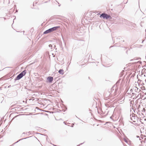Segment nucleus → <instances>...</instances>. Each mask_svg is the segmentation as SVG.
Wrapping results in <instances>:
<instances>
[{"mask_svg":"<svg viewBox=\"0 0 146 146\" xmlns=\"http://www.w3.org/2000/svg\"><path fill=\"white\" fill-rule=\"evenodd\" d=\"M64 123L65 124V121H64Z\"/></svg>","mask_w":146,"mask_h":146,"instance_id":"6ab92c4d","label":"nucleus"},{"mask_svg":"<svg viewBox=\"0 0 146 146\" xmlns=\"http://www.w3.org/2000/svg\"><path fill=\"white\" fill-rule=\"evenodd\" d=\"M47 80L49 83H51L53 80V78L52 76H48L47 77Z\"/></svg>","mask_w":146,"mask_h":146,"instance_id":"423d86ee","label":"nucleus"},{"mask_svg":"<svg viewBox=\"0 0 146 146\" xmlns=\"http://www.w3.org/2000/svg\"><path fill=\"white\" fill-rule=\"evenodd\" d=\"M59 27V26H56L50 28L44 31L43 33V34H47L52 32L56 30Z\"/></svg>","mask_w":146,"mask_h":146,"instance_id":"f03ea898","label":"nucleus"},{"mask_svg":"<svg viewBox=\"0 0 146 146\" xmlns=\"http://www.w3.org/2000/svg\"><path fill=\"white\" fill-rule=\"evenodd\" d=\"M135 114L134 113H132V115L131 114L130 115V119L133 122H135L136 118L135 117Z\"/></svg>","mask_w":146,"mask_h":146,"instance_id":"39448f33","label":"nucleus"},{"mask_svg":"<svg viewBox=\"0 0 146 146\" xmlns=\"http://www.w3.org/2000/svg\"><path fill=\"white\" fill-rule=\"evenodd\" d=\"M58 73L61 74H64V70L62 69H60L58 72Z\"/></svg>","mask_w":146,"mask_h":146,"instance_id":"6e6552de","label":"nucleus"},{"mask_svg":"<svg viewBox=\"0 0 146 146\" xmlns=\"http://www.w3.org/2000/svg\"><path fill=\"white\" fill-rule=\"evenodd\" d=\"M100 17L103 18V19H111V17L110 15H108L106 13H103L100 15Z\"/></svg>","mask_w":146,"mask_h":146,"instance_id":"20e7f679","label":"nucleus"},{"mask_svg":"<svg viewBox=\"0 0 146 146\" xmlns=\"http://www.w3.org/2000/svg\"><path fill=\"white\" fill-rule=\"evenodd\" d=\"M124 141H125V142H126V143H127V140L126 139H124Z\"/></svg>","mask_w":146,"mask_h":146,"instance_id":"ddd939ff","label":"nucleus"},{"mask_svg":"<svg viewBox=\"0 0 146 146\" xmlns=\"http://www.w3.org/2000/svg\"><path fill=\"white\" fill-rule=\"evenodd\" d=\"M145 58L146 59V56H145Z\"/></svg>","mask_w":146,"mask_h":146,"instance_id":"5701e85b","label":"nucleus"},{"mask_svg":"<svg viewBox=\"0 0 146 146\" xmlns=\"http://www.w3.org/2000/svg\"><path fill=\"white\" fill-rule=\"evenodd\" d=\"M53 145L54 146H56V145H53Z\"/></svg>","mask_w":146,"mask_h":146,"instance_id":"aec40b11","label":"nucleus"},{"mask_svg":"<svg viewBox=\"0 0 146 146\" xmlns=\"http://www.w3.org/2000/svg\"><path fill=\"white\" fill-rule=\"evenodd\" d=\"M126 0V1L125 2H124V3L125 4V3H126L127 2V1L128 0Z\"/></svg>","mask_w":146,"mask_h":146,"instance_id":"4468645a","label":"nucleus"},{"mask_svg":"<svg viewBox=\"0 0 146 146\" xmlns=\"http://www.w3.org/2000/svg\"><path fill=\"white\" fill-rule=\"evenodd\" d=\"M141 59V58H139L138 59H137V60H139V59Z\"/></svg>","mask_w":146,"mask_h":146,"instance_id":"f3484780","label":"nucleus"},{"mask_svg":"<svg viewBox=\"0 0 146 146\" xmlns=\"http://www.w3.org/2000/svg\"><path fill=\"white\" fill-rule=\"evenodd\" d=\"M145 108H143V110H142V111H141H141H139L138 112L139 113V114H140V113H141V114L142 115H144V114L143 113V112H145Z\"/></svg>","mask_w":146,"mask_h":146,"instance_id":"0eeeda50","label":"nucleus"},{"mask_svg":"<svg viewBox=\"0 0 146 146\" xmlns=\"http://www.w3.org/2000/svg\"><path fill=\"white\" fill-rule=\"evenodd\" d=\"M144 120H145V121L146 120V119H144Z\"/></svg>","mask_w":146,"mask_h":146,"instance_id":"4be33fe9","label":"nucleus"},{"mask_svg":"<svg viewBox=\"0 0 146 146\" xmlns=\"http://www.w3.org/2000/svg\"><path fill=\"white\" fill-rule=\"evenodd\" d=\"M117 83L115 84L111 88V91L112 92H113L115 94L114 95L115 96L116 95L117 91L118 89V87L117 84Z\"/></svg>","mask_w":146,"mask_h":146,"instance_id":"7ed1b4c3","label":"nucleus"},{"mask_svg":"<svg viewBox=\"0 0 146 146\" xmlns=\"http://www.w3.org/2000/svg\"><path fill=\"white\" fill-rule=\"evenodd\" d=\"M83 143H81L79 145H78L79 146H80L81 145H82V144Z\"/></svg>","mask_w":146,"mask_h":146,"instance_id":"2eb2a0df","label":"nucleus"},{"mask_svg":"<svg viewBox=\"0 0 146 146\" xmlns=\"http://www.w3.org/2000/svg\"><path fill=\"white\" fill-rule=\"evenodd\" d=\"M27 138V137H26V138H22V139H21L20 140H19V141H17V142H16L15 143H16L17 142H18L19 141H20V140H23V139H26V138Z\"/></svg>","mask_w":146,"mask_h":146,"instance_id":"9d476101","label":"nucleus"},{"mask_svg":"<svg viewBox=\"0 0 146 146\" xmlns=\"http://www.w3.org/2000/svg\"><path fill=\"white\" fill-rule=\"evenodd\" d=\"M26 72L27 71L26 70H25L22 71L17 76V77L15 79V80L16 81V80H19L21 79L25 75Z\"/></svg>","mask_w":146,"mask_h":146,"instance_id":"f257e3e1","label":"nucleus"},{"mask_svg":"<svg viewBox=\"0 0 146 146\" xmlns=\"http://www.w3.org/2000/svg\"><path fill=\"white\" fill-rule=\"evenodd\" d=\"M136 137H137V138H139V140H141V139L140 138H139V136L137 135V136H136Z\"/></svg>","mask_w":146,"mask_h":146,"instance_id":"f8f14e48","label":"nucleus"},{"mask_svg":"<svg viewBox=\"0 0 146 146\" xmlns=\"http://www.w3.org/2000/svg\"><path fill=\"white\" fill-rule=\"evenodd\" d=\"M52 44H50L49 45V47H52Z\"/></svg>","mask_w":146,"mask_h":146,"instance_id":"9b49d317","label":"nucleus"},{"mask_svg":"<svg viewBox=\"0 0 146 146\" xmlns=\"http://www.w3.org/2000/svg\"><path fill=\"white\" fill-rule=\"evenodd\" d=\"M144 40H143L142 42V43H143V42Z\"/></svg>","mask_w":146,"mask_h":146,"instance_id":"412c9836","label":"nucleus"},{"mask_svg":"<svg viewBox=\"0 0 146 146\" xmlns=\"http://www.w3.org/2000/svg\"><path fill=\"white\" fill-rule=\"evenodd\" d=\"M136 60H130V61H133V60H134L135 61L133 62V63H136V62H139L140 63H141V61H138V62H137V61H135Z\"/></svg>","mask_w":146,"mask_h":146,"instance_id":"1a4fd4ad","label":"nucleus"},{"mask_svg":"<svg viewBox=\"0 0 146 146\" xmlns=\"http://www.w3.org/2000/svg\"><path fill=\"white\" fill-rule=\"evenodd\" d=\"M23 134H25V132H23L22 134V135H23Z\"/></svg>","mask_w":146,"mask_h":146,"instance_id":"dca6fc26","label":"nucleus"},{"mask_svg":"<svg viewBox=\"0 0 146 146\" xmlns=\"http://www.w3.org/2000/svg\"><path fill=\"white\" fill-rule=\"evenodd\" d=\"M113 46H110V48H111V47H113Z\"/></svg>","mask_w":146,"mask_h":146,"instance_id":"a211bd4d","label":"nucleus"}]
</instances>
